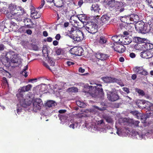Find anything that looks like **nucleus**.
Instances as JSON below:
<instances>
[{
  "mask_svg": "<svg viewBox=\"0 0 153 153\" xmlns=\"http://www.w3.org/2000/svg\"><path fill=\"white\" fill-rule=\"evenodd\" d=\"M32 86L29 84L27 86L20 87L18 90V93L16 94V97L19 103L18 104L16 107V111L18 114H19L25 108H27L31 103V101L33 97L31 94H28L26 96L25 98H24L22 93L29 91L31 88Z\"/></svg>",
  "mask_w": 153,
  "mask_h": 153,
  "instance_id": "1",
  "label": "nucleus"
},
{
  "mask_svg": "<svg viewBox=\"0 0 153 153\" xmlns=\"http://www.w3.org/2000/svg\"><path fill=\"white\" fill-rule=\"evenodd\" d=\"M96 86H88V85H85L84 88L83 90V92L87 93L90 94L93 97H96L102 94V85L97 84Z\"/></svg>",
  "mask_w": 153,
  "mask_h": 153,
  "instance_id": "2",
  "label": "nucleus"
},
{
  "mask_svg": "<svg viewBox=\"0 0 153 153\" xmlns=\"http://www.w3.org/2000/svg\"><path fill=\"white\" fill-rule=\"evenodd\" d=\"M68 35L75 42H80L83 39V33L76 27L71 28L68 33Z\"/></svg>",
  "mask_w": 153,
  "mask_h": 153,
  "instance_id": "3",
  "label": "nucleus"
},
{
  "mask_svg": "<svg viewBox=\"0 0 153 153\" xmlns=\"http://www.w3.org/2000/svg\"><path fill=\"white\" fill-rule=\"evenodd\" d=\"M105 2L111 11H119L121 12L124 10L123 6L122 3L116 0H105Z\"/></svg>",
  "mask_w": 153,
  "mask_h": 153,
  "instance_id": "4",
  "label": "nucleus"
},
{
  "mask_svg": "<svg viewBox=\"0 0 153 153\" xmlns=\"http://www.w3.org/2000/svg\"><path fill=\"white\" fill-rule=\"evenodd\" d=\"M98 25L96 23L91 22L87 23L85 25V29L87 31L92 34H94L97 31Z\"/></svg>",
  "mask_w": 153,
  "mask_h": 153,
  "instance_id": "5",
  "label": "nucleus"
},
{
  "mask_svg": "<svg viewBox=\"0 0 153 153\" xmlns=\"http://www.w3.org/2000/svg\"><path fill=\"white\" fill-rule=\"evenodd\" d=\"M7 57H10L11 62L16 64V66H18L22 63V60L21 59L17 57L16 55L14 54V52L10 51L7 53Z\"/></svg>",
  "mask_w": 153,
  "mask_h": 153,
  "instance_id": "6",
  "label": "nucleus"
},
{
  "mask_svg": "<svg viewBox=\"0 0 153 153\" xmlns=\"http://www.w3.org/2000/svg\"><path fill=\"white\" fill-rule=\"evenodd\" d=\"M11 14L13 15V18L18 22L22 21V19L24 18L25 15H26V13L23 9L18 10L17 12L11 13Z\"/></svg>",
  "mask_w": 153,
  "mask_h": 153,
  "instance_id": "7",
  "label": "nucleus"
},
{
  "mask_svg": "<svg viewBox=\"0 0 153 153\" xmlns=\"http://www.w3.org/2000/svg\"><path fill=\"white\" fill-rule=\"evenodd\" d=\"M94 55L96 58L92 59V61L96 62L99 60H105L109 57V56L108 55L106 54L102 53L99 52L94 53Z\"/></svg>",
  "mask_w": 153,
  "mask_h": 153,
  "instance_id": "8",
  "label": "nucleus"
},
{
  "mask_svg": "<svg viewBox=\"0 0 153 153\" xmlns=\"http://www.w3.org/2000/svg\"><path fill=\"white\" fill-rule=\"evenodd\" d=\"M93 129L95 131L106 132V130L104 128V123L103 120H101L98 121L97 123L94 126Z\"/></svg>",
  "mask_w": 153,
  "mask_h": 153,
  "instance_id": "9",
  "label": "nucleus"
},
{
  "mask_svg": "<svg viewBox=\"0 0 153 153\" xmlns=\"http://www.w3.org/2000/svg\"><path fill=\"white\" fill-rule=\"evenodd\" d=\"M43 102L40 99H36L33 101V110L35 112L37 111L41 110L43 107Z\"/></svg>",
  "mask_w": 153,
  "mask_h": 153,
  "instance_id": "10",
  "label": "nucleus"
},
{
  "mask_svg": "<svg viewBox=\"0 0 153 153\" xmlns=\"http://www.w3.org/2000/svg\"><path fill=\"white\" fill-rule=\"evenodd\" d=\"M129 122L132 123L136 127L138 126V124L139 122L138 120H129L126 118H120L119 119V123L121 126L125 125Z\"/></svg>",
  "mask_w": 153,
  "mask_h": 153,
  "instance_id": "11",
  "label": "nucleus"
},
{
  "mask_svg": "<svg viewBox=\"0 0 153 153\" xmlns=\"http://www.w3.org/2000/svg\"><path fill=\"white\" fill-rule=\"evenodd\" d=\"M66 111V110H61L58 111V112L59 113V114L58 115V117L59 118L62 124H64L68 119V114L65 113Z\"/></svg>",
  "mask_w": 153,
  "mask_h": 153,
  "instance_id": "12",
  "label": "nucleus"
},
{
  "mask_svg": "<svg viewBox=\"0 0 153 153\" xmlns=\"http://www.w3.org/2000/svg\"><path fill=\"white\" fill-rule=\"evenodd\" d=\"M133 71L136 74H140L143 76H146L148 75V72L146 70L144 69L143 67L136 66L133 68Z\"/></svg>",
  "mask_w": 153,
  "mask_h": 153,
  "instance_id": "13",
  "label": "nucleus"
},
{
  "mask_svg": "<svg viewBox=\"0 0 153 153\" xmlns=\"http://www.w3.org/2000/svg\"><path fill=\"white\" fill-rule=\"evenodd\" d=\"M70 53L72 55H75L77 56H80L82 55L83 52L81 48H77L75 47L71 48L69 51Z\"/></svg>",
  "mask_w": 153,
  "mask_h": 153,
  "instance_id": "14",
  "label": "nucleus"
},
{
  "mask_svg": "<svg viewBox=\"0 0 153 153\" xmlns=\"http://www.w3.org/2000/svg\"><path fill=\"white\" fill-rule=\"evenodd\" d=\"M112 47L115 51L120 53H123L125 51V47L121 44L116 43Z\"/></svg>",
  "mask_w": 153,
  "mask_h": 153,
  "instance_id": "15",
  "label": "nucleus"
},
{
  "mask_svg": "<svg viewBox=\"0 0 153 153\" xmlns=\"http://www.w3.org/2000/svg\"><path fill=\"white\" fill-rule=\"evenodd\" d=\"M108 100L111 101H115L119 99V96L115 93L108 91L107 93Z\"/></svg>",
  "mask_w": 153,
  "mask_h": 153,
  "instance_id": "16",
  "label": "nucleus"
},
{
  "mask_svg": "<svg viewBox=\"0 0 153 153\" xmlns=\"http://www.w3.org/2000/svg\"><path fill=\"white\" fill-rule=\"evenodd\" d=\"M131 36L129 37H126L125 36L123 37V39L119 41V42H118L115 44H120L121 45H128L131 43Z\"/></svg>",
  "mask_w": 153,
  "mask_h": 153,
  "instance_id": "17",
  "label": "nucleus"
},
{
  "mask_svg": "<svg viewBox=\"0 0 153 153\" xmlns=\"http://www.w3.org/2000/svg\"><path fill=\"white\" fill-rule=\"evenodd\" d=\"M109 19L110 17L108 15H103L101 17V19H99L97 20L98 24L102 25L103 23H106L109 21Z\"/></svg>",
  "mask_w": 153,
  "mask_h": 153,
  "instance_id": "18",
  "label": "nucleus"
},
{
  "mask_svg": "<svg viewBox=\"0 0 153 153\" xmlns=\"http://www.w3.org/2000/svg\"><path fill=\"white\" fill-rule=\"evenodd\" d=\"M140 104H142L143 106V108L148 111H150V107L153 105V104L148 101L145 100L140 101Z\"/></svg>",
  "mask_w": 153,
  "mask_h": 153,
  "instance_id": "19",
  "label": "nucleus"
},
{
  "mask_svg": "<svg viewBox=\"0 0 153 153\" xmlns=\"http://www.w3.org/2000/svg\"><path fill=\"white\" fill-rule=\"evenodd\" d=\"M120 20L121 22L127 24H133L135 23L134 22H133L128 16H121L120 17Z\"/></svg>",
  "mask_w": 153,
  "mask_h": 153,
  "instance_id": "20",
  "label": "nucleus"
},
{
  "mask_svg": "<svg viewBox=\"0 0 153 153\" xmlns=\"http://www.w3.org/2000/svg\"><path fill=\"white\" fill-rule=\"evenodd\" d=\"M64 0H52L51 1H47V2L51 3H54V5L57 7H61L63 5V1Z\"/></svg>",
  "mask_w": 153,
  "mask_h": 153,
  "instance_id": "21",
  "label": "nucleus"
},
{
  "mask_svg": "<svg viewBox=\"0 0 153 153\" xmlns=\"http://www.w3.org/2000/svg\"><path fill=\"white\" fill-rule=\"evenodd\" d=\"M140 57L143 58L149 59L152 57V54L149 51H144L140 53Z\"/></svg>",
  "mask_w": 153,
  "mask_h": 153,
  "instance_id": "22",
  "label": "nucleus"
},
{
  "mask_svg": "<svg viewBox=\"0 0 153 153\" xmlns=\"http://www.w3.org/2000/svg\"><path fill=\"white\" fill-rule=\"evenodd\" d=\"M102 80L106 83H114V82L117 79L110 77L105 76L102 78Z\"/></svg>",
  "mask_w": 153,
  "mask_h": 153,
  "instance_id": "23",
  "label": "nucleus"
},
{
  "mask_svg": "<svg viewBox=\"0 0 153 153\" xmlns=\"http://www.w3.org/2000/svg\"><path fill=\"white\" fill-rule=\"evenodd\" d=\"M148 26L146 27H142L141 29H139L136 30L137 31H138V33H142V32H146L147 33L150 31V26L151 25V24L150 22H148Z\"/></svg>",
  "mask_w": 153,
  "mask_h": 153,
  "instance_id": "24",
  "label": "nucleus"
},
{
  "mask_svg": "<svg viewBox=\"0 0 153 153\" xmlns=\"http://www.w3.org/2000/svg\"><path fill=\"white\" fill-rule=\"evenodd\" d=\"M136 24L135 25V28L136 30L141 29L142 27L148 26V25H145L144 23L142 21H139L138 22H136Z\"/></svg>",
  "mask_w": 153,
  "mask_h": 153,
  "instance_id": "25",
  "label": "nucleus"
},
{
  "mask_svg": "<svg viewBox=\"0 0 153 153\" xmlns=\"http://www.w3.org/2000/svg\"><path fill=\"white\" fill-rule=\"evenodd\" d=\"M16 9V6L11 4L9 5L8 8V10H7V12L6 13H13L15 12H13L15 11H17Z\"/></svg>",
  "mask_w": 153,
  "mask_h": 153,
  "instance_id": "26",
  "label": "nucleus"
},
{
  "mask_svg": "<svg viewBox=\"0 0 153 153\" xmlns=\"http://www.w3.org/2000/svg\"><path fill=\"white\" fill-rule=\"evenodd\" d=\"M133 135L136 138L140 139H144L145 137V135L142 133H138L137 131H134L133 132Z\"/></svg>",
  "mask_w": 153,
  "mask_h": 153,
  "instance_id": "27",
  "label": "nucleus"
},
{
  "mask_svg": "<svg viewBox=\"0 0 153 153\" xmlns=\"http://www.w3.org/2000/svg\"><path fill=\"white\" fill-rule=\"evenodd\" d=\"M131 114L135 116V118L138 119H143V115L142 114L137 111H131Z\"/></svg>",
  "mask_w": 153,
  "mask_h": 153,
  "instance_id": "28",
  "label": "nucleus"
},
{
  "mask_svg": "<svg viewBox=\"0 0 153 153\" xmlns=\"http://www.w3.org/2000/svg\"><path fill=\"white\" fill-rule=\"evenodd\" d=\"M31 17L33 19H37L40 17V15L39 14H38L37 13V11L35 10L34 9L31 10Z\"/></svg>",
  "mask_w": 153,
  "mask_h": 153,
  "instance_id": "29",
  "label": "nucleus"
},
{
  "mask_svg": "<svg viewBox=\"0 0 153 153\" xmlns=\"http://www.w3.org/2000/svg\"><path fill=\"white\" fill-rule=\"evenodd\" d=\"M133 22H138V20L139 19L138 16L137 15L134 14H132L129 16H127Z\"/></svg>",
  "mask_w": 153,
  "mask_h": 153,
  "instance_id": "30",
  "label": "nucleus"
},
{
  "mask_svg": "<svg viewBox=\"0 0 153 153\" xmlns=\"http://www.w3.org/2000/svg\"><path fill=\"white\" fill-rule=\"evenodd\" d=\"M77 126V123L73 119L70 120L69 122V128L73 129L75 128Z\"/></svg>",
  "mask_w": 153,
  "mask_h": 153,
  "instance_id": "31",
  "label": "nucleus"
},
{
  "mask_svg": "<svg viewBox=\"0 0 153 153\" xmlns=\"http://www.w3.org/2000/svg\"><path fill=\"white\" fill-rule=\"evenodd\" d=\"M142 46L143 48L146 50H151L153 48V45L149 43H144Z\"/></svg>",
  "mask_w": 153,
  "mask_h": 153,
  "instance_id": "32",
  "label": "nucleus"
},
{
  "mask_svg": "<svg viewBox=\"0 0 153 153\" xmlns=\"http://www.w3.org/2000/svg\"><path fill=\"white\" fill-rule=\"evenodd\" d=\"M145 39L143 38H140L138 37H135L133 38V42L138 43H144Z\"/></svg>",
  "mask_w": 153,
  "mask_h": 153,
  "instance_id": "33",
  "label": "nucleus"
},
{
  "mask_svg": "<svg viewBox=\"0 0 153 153\" xmlns=\"http://www.w3.org/2000/svg\"><path fill=\"white\" fill-rule=\"evenodd\" d=\"M77 19V17L73 16L71 17L70 19V22L72 23V25H74L76 26H78L77 21L76 20Z\"/></svg>",
  "mask_w": 153,
  "mask_h": 153,
  "instance_id": "34",
  "label": "nucleus"
},
{
  "mask_svg": "<svg viewBox=\"0 0 153 153\" xmlns=\"http://www.w3.org/2000/svg\"><path fill=\"white\" fill-rule=\"evenodd\" d=\"M56 105V103L53 101L50 100L48 101L45 105V107L50 108L55 106Z\"/></svg>",
  "mask_w": 153,
  "mask_h": 153,
  "instance_id": "35",
  "label": "nucleus"
},
{
  "mask_svg": "<svg viewBox=\"0 0 153 153\" xmlns=\"http://www.w3.org/2000/svg\"><path fill=\"white\" fill-rule=\"evenodd\" d=\"M42 53L43 57L46 59H47V58L48 59V50H47V47L46 46H44V47H43Z\"/></svg>",
  "mask_w": 153,
  "mask_h": 153,
  "instance_id": "36",
  "label": "nucleus"
},
{
  "mask_svg": "<svg viewBox=\"0 0 153 153\" xmlns=\"http://www.w3.org/2000/svg\"><path fill=\"white\" fill-rule=\"evenodd\" d=\"M77 19H79L81 22L84 23L85 22V20H87L88 18L85 15L81 14L79 15Z\"/></svg>",
  "mask_w": 153,
  "mask_h": 153,
  "instance_id": "37",
  "label": "nucleus"
},
{
  "mask_svg": "<svg viewBox=\"0 0 153 153\" xmlns=\"http://www.w3.org/2000/svg\"><path fill=\"white\" fill-rule=\"evenodd\" d=\"M122 39V37H120V36H115L111 37V40L116 43L119 42V41Z\"/></svg>",
  "mask_w": 153,
  "mask_h": 153,
  "instance_id": "38",
  "label": "nucleus"
},
{
  "mask_svg": "<svg viewBox=\"0 0 153 153\" xmlns=\"http://www.w3.org/2000/svg\"><path fill=\"white\" fill-rule=\"evenodd\" d=\"M100 10L98 5L96 4H92L91 6V10L94 11V12H98Z\"/></svg>",
  "mask_w": 153,
  "mask_h": 153,
  "instance_id": "39",
  "label": "nucleus"
},
{
  "mask_svg": "<svg viewBox=\"0 0 153 153\" xmlns=\"http://www.w3.org/2000/svg\"><path fill=\"white\" fill-rule=\"evenodd\" d=\"M27 30V29H26V27L22 26L20 27V28L17 30V31H18V33L21 34H23L26 32V31Z\"/></svg>",
  "mask_w": 153,
  "mask_h": 153,
  "instance_id": "40",
  "label": "nucleus"
},
{
  "mask_svg": "<svg viewBox=\"0 0 153 153\" xmlns=\"http://www.w3.org/2000/svg\"><path fill=\"white\" fill-rule=\"evenodd\" d=\"M76 104L77 106L80 108H84L86 106L85 103L80 100H78L76 101Z\"/></svg>",
  "mask_w": 153,
  "mask_h": 153,
  "instance_id": "41",
  "label": "nucleus"
},
{
  "mask_svg": "<svg viewBox=\"0 0 153 153\" xmlns=\"http://www.w3.org/2000/svg\"><path fill=\"white\" fill-rule=\"evenodd\" d=\"M104 118L105 120L108 123L112 124L113 123V120L109 116L105 115L104 116Z\"/></svg>",
  "mask_w": 153,
  "mask_h": 153,
  "instance_id": "42",
  "label": "nucleus"
},
{
  "mask_svg": "<svg viewBox=\"0 0 153 153\" xmlns=\"http://www.w3.org/2000/svg\"><path fill=\"white\" fill-rule=\"evenodd\" d=\"M98 42L101 44H104L106 42V40L104 36H101L99 38V39L98 40Z\"/></svg>",
  "mask_w": 153,
  "mask_h": 153,
  "instance_id": "43",
  "label": "nucleus"
},
{
  "mask_svg": "<svg viewBox=\"0 0 153 153\" xmlns=\"http://www.w3.org/2000/svg\"><path fill=\"white\" fill-rule=\"evenodd\" d=\"M27 69L28 65H27L24 67V68L23 69V71H22L21 72V74L22 75L24 76V77H25V78L27 76V72L26 71L27 70Z\"/></svg>",
  "mask_w": 153,
  "mask_h": 153,
  "instance_id": "44",
  "label": "nucleus"
},
{
  "mask_svg": "<svg viewBox=\"0 0 153 153\" xmlns=\"http://www.w3.org/2000/svg\"><path fill=\"white\" fill-rule=\"evenodd\" d=\"M77 88L75 87H71L67 89V91L69 92H77Z\"/></svg>",
  "mask_w": 153,
  "mask_h": 153,
  "instance_id": "45",
  "label": "nucleus"
},
{
  "mask_svg": "<svg viewBox=\"0 0 153 153\" xmlns=\"http://www.w3.org/2000/svg\"><path fill=\"white\" fill-rule=\"evenodd\" d=\"M135 91L138 93L139 95L143 96H144V91L141 89L138 88L135 89Z\"/></svg>",
  "mask_w": 153,
  "mask_h": 153,
  "instance_id": "46",
  "label": "nucleus"
},
{
  "mask_svg": "<svg viewBox=\"0 0 153 153\" xmlns=\"http://www.w3.org/2000/svg\"><path fill=\"white\" fill-rule=\"evenodd\" d=\"M96 110H99V111H102V110H104V109L102 108H98V107H97V106H94V108L91 110V111H90V113H94L95 111H96Z\"/></svg>",
  "mask_w": 153,
  "mask_h": 153,
  "instance_id": "47",
  "label": "nucleus"
},
{
  "mask_svg": "<svg viewBox=\"0 0 153 153\" xmlns=\"http://www.w3.org/2000/svg\"><path fill=\"white\" fill-rule=\"evenodd\" d=\"M145 1L148 5L153 9V0H145Z\"/></svg>",
  "mask_w": 153,
  "mask_h": 153,
  "instance_id": "48",
  "label": "nucleus"
},
{
  "mask_svg": "<svg viewBox=\"0 0 153 153\" xmlns=\"http://www.w3.org/2000/svg\"><path fill=\"white\" fill-rule=\"evenodd\" d=\"M116 133H117V134H118V136L120 137H123L124 136V133L123 132H122V130L121 129H117V132H116Z\"/></svg>",
  "mask_w": 153,
  "mask_h": 153,
  "instance_id": "49",
  "label": "nucleus"
},
{
  "mask_svg": "<svg viewBox=\"0 0 153 153\" xmlns=\"http://www.w3.org/2000/svg\"><path fill=\"white\" fill-rule=\"evenodd\" d=\"M145 117H153V111H150V112H149V113L147 114V115H146V116Z\"/></svg>",
  "mask_w": 153,
  "mask_h": 153,
  "instance_id": "50",
  "label": "nucleus"
},
{
  "mask_svg": "<svg viewBox=\"0 0 153 153\" xmlns=\"http://www.w3.org/2000/svg\"><path fill=\"white\" fill-rule=\"evenodd\" d=\"M56 53L58 55L61 54L63 53V50L61 48H59L56 50Z\"/></svg>",
  "mask_w": 153,
  "mask_h": 153,
  "instance_id": "51",
  "label": "nucleus"
},
{
  "mask_svg": "<svg viewBox=\"0 0 153 153\" xmlns=\"http://www.w3.org/2000/svg\"><path fill=\"white\" fill-rule=\"evenodd\" d=\"M114 82L117 83V84H118L121 87H123L124 86V85L123 83L122 82V81H121L119 79H117L115 81H114Z\"/></svg>",
  "mask_w": 153,
  "mask_h": 153,
  "instance_id": "52",
  "label": "nucleus"
},
{
  "mask_svg": "<svg viewBox=\"0 0 153 153\" xmlns=\"http://www.w3.org/2000/svg\"><path fill=\"white\" fill-rule=\"evenodd\" d=\"M0 72L2 73V74L4 75L5 74L8 73L6 71L3 69L2 68H0Z\"/></svg>",
  "mask_w": 153,
  "mask_h": 153,
  "instance_id": "53",
  "label": "nucleus"
},
{
  "mask_svg": "<svg viewBox=\"0 0 153 153\" xmlns=\"http://www.w3.org/2000/svg\"><path fill=\"white\" fill-rule=\"evenodd\" d=\"M48 63L51 66H54L55 65V62L51 59H48Z\"/></svg>",
  "mask_w": 153,
  "mask_h": 153,
  "instance_id": "54",
  "label": "nucleus"
},
{
  "mask_svg": "<svg viewBox=\"0 0 153 153\" xmlns=\"http://www.w3.org/2000/svg\"><path fill=\"white\" fill-rule=\"evenodd\" d=\"M44 5V0H41V4L40 6H39V7H38V8L39 9H40L43 7V6Z\"/></svg>",
  "mask_w": 153,
  "mask_h": 153,
  "instance_id": "55",
  "label": "nucleus"
},
{
  "mask_svg": "<svg viewBox=\"0 0 153 153\" xmlns=\"http://www.w3.org/2000/svg\"><path fill=\"white\" fill-rule=\"evenodd\" d=\"M123 91L127 93V94H128L129 93V90L128 88L124 87L123 88Z\"/></svg>",
  "mask_w": 153,
  "mask_h": 153,
  "instance_id": "56",
  "label": "nucleus"
},
{
  "mask_svg": "<svg viewBox=\"0 0 153 153\" xmlns=\"http://www.w3.org/2000/svg\"><path fill=\"white\" fill-rule=\"evenodd\" d=\"M135 56L136 55H135V53H130V54H129V56H130V57L132 58H135Z\"/></svg>",
  "mask_w": 153,
  "mask_h": 153,
  "instance_id": "57",
  "label": "nucleus"
},
{
  "mask_svg": "<svg viewBox=\"0 0 153 153\" xmlns=\"http://www.w3.org/2000/svg\"><path fill=\"white\" fill-rule=\"evenodd\" d=\"M79 72H81V73H82L85 72V69H83L81 67H80L79 68Z\"/></svg>",
  "mask_w": 153,
  "mask_h": 153,
  "instance_id": "58",
  "label": "nucleus"
},
{
  "mask_svg": "<svg viewBox=\"0 0 153 153\" xmlns=\"http://www.w3.org/2000/svg\"><path fill=\"white\" fill-rule=\"evenodd\" d=\"M83 4V1L82 0H81L78 2V3H77V4H78V5H79V7H80Z\"/></svg>",
  "mask_w": 153,
  "mask_h": 153,
  "instance_id": "59",
  "label": "nucleus"
},
{
  "mask_svg": "<svg viewBox=\"0 0 153 153\" xmlns=\"http://www.w3.org/2000/svg\"><path fill=\"white\" fill-rule=\"evenodd\" d=\"M60 39V35L59 34L56 35L55 36V39L57 40H59Z\"/></svg>",
  "mask_w": 153,
  "mask_h": 153,
  "instance_id": "60",
  "label": "nucleus"
},
{
  "mask_svg": "<svg viewBox=\"0 0 153 153\" xmlns=\"http://www.w3.org/2000/svg\"><path fill=\"white\" fill-rule=\"evenodd\" d=\"M33 48L34 51H36L38 50V47L35 45H33Z\"/></svg>",
  "mask_w": 153,
  "mask_h": 153,
  "instance_id": "61",
  "label": "nucleus"
},
{
  "mask_svg": "<svg viewBox=\"0 0 153 153\" xmlns=\"http://www.w3.org/2000/svg\"><path fill=\"white\" fill-rule=\"evenodd\" d=\"M67 64L68 66H70L74 64L73 62H70V61H67Z\"/></svg>",
  "mask_w": 153,
  "mask_h": 153,
  "instance_id": "62",
  "label": "nucleus"
},
{
  "mask_svg": "<svg viewBox=\"0 0 153 153\" xmlns=\"http://www.w3.org/2000/svg\"><path fill=\"white\" fill-rule=\"evenodd\" d=\"M58 44V42L56 40H54L53 42V45L54 46H56Z\"/></svg>",
  "mask_w": 153,
  "mask_h": 153,
  "instance_id": "63",
  "label": "nucleus"
},
{
  "mask_svg": "<svg viewBox=\"0 0 153 153\" xmlns=\"http://www.w3.org/2000/svg\"><path fill=\"white\" fill-rule=\"evenodd\" d=\"M26 33L27 34H29V35H31L32 33V31L30 29H27V30L26 31L25 33Z\"/></svg>",
  "mask_w": 153,
  "mask_h": 153,
  "instance_id": "64",
  "label": "nucleus"
}]
</instances>
